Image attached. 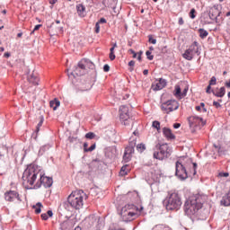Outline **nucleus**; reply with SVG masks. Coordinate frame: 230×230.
I'll list each match as a JSON object with an SVG mask.
<instances>
[{"mask_svg":"<svg viewBox=\"0 0 230 230\" xmlns=\"http://www.w3.org/2000/svg\"><path fill=\"white\" fill-rule=\"evenodd\" d=\"M175 175L181 181H185L188 179L190 173L192 175H197V164L193 163L190 157L180 158L175 164Z\"/></svg>","mask_w":230,"mask_h":230,"instance_id":"nucleus-1","label":"nucleus"},{"mask_svg":"<svg viewBox=\"0 0 230 230\" xmlns=\"http://www.w3.org/2000/svg\"><path fill=\"white\" fill-rule=\"evenodd\" d=\"M39 177H40V170L35 165H29L23 172L22 177V184L26 190H33L35 184H37V181H39Z\"/></svg>","mask_w":230,"mask_h":230,"instance_id":"nucleus-2","label":"nucleus"},{"mask_svg":"<svg viewBox=\"0 0 230 230\" xmlns=\"http://www.w3.org/2000/svg\"><path fill=\"white\" fill-rule=\"evenodd\" d=\"M87 200V194L84 190H75L67 197V203L72 209L80 210Z\"/></svg>","mask_w":230,"mask_h":230,"instance_id":"nucleus-3","label":"nucleus"},{"mask_svg":"<svg viewBox=\"0 0 230 230\" xmlns=\"http://www.w3.org/2000/svg\"><path fill=\"white\" fill-rule=\"evenodd\" d=\"M202 209L200 196H192L185 201L184 211L188 217H195Z\"/></svg>","mask_w":230,"mask_h":230,"instance_id":"nucleus-4","label":"nucleus"},{"mask_svg":"<svg viewBox=\"0 0 230 230\" xmlns=\"http://www.w3.org/2000/svg\"><path fill=\"white\" fill-rule=\"evenodd\" d=\"M141 211L143 208L139 209L134 205H126L121 208L120 216L124 222H132L141 215Z\"/></svg>","mask_w":230,"mask_h":230,"instance_id":"nucleus-5","label":"nucleus"},{"mask_svg":"<svg viewBox=\"0 0 230 230\" xmlns=\"http://www.w3.org/2000/svg\"><path fill=\"white\" fill-rule=\"evenodd\" d=\"M181 206H182V201L181 200V197H179V193H169V197L167 198L166 209L169 211H173L174 209H180Z\"/></svg>","mask_w":230,"mask_h":230,"instance_id":"nucleus-6","label":"nucleus"},{"mask_svg":"<svg viewBox=\"0 0 230 230\" xmlns=\"http://www.w3.org/2000/svg\"><path fill=\"white\" fill-rule=\"evenodd\" d=\"M155 150L153 154L154 159H157L158 161H164V159H168L170 156V147L168 144L156 145Z\"/></svg>","mask_w":230,"mask_h":230,"instance_id":"nucleus-7","label":"nucleus"},{"mask_svg":"<svg viewBox=\"0 0 230 230\" xmlns=\"http://www.w3.org/2000/svg\"><path fill=\"white\" fill-rule=\"evenodd\" d=\"M41 186L44 188H51L53 186V178L48 177L40 172V176H38V181L34 184L33 190H39Z\"/></svg>","mask_w":230,"mask_h":230,"instance_id":"nucleus-8","label":"nucleus"},{"mask_svg":"<svg viewBox=\"0 0 230 230\" xmlns=\"http://www.w3.org/2000/svg\"><path fill=\"white\" fill-rule=\"evenodd\" d=\"M160 109L164 114H170V112H173V111L179 109V102L175 100H169L162 102Z\"/></svg>","mask_w":230,"mask_h":230,"instance_id":"nucleus-9","label":"nucleus"},{"mask_svg":"<svg viewBox=\"0 0 230 230\" xmlns=\"http://www.w3.org/2000/svg\"><path fill=\"white\" fill-rule=\"evenodd\" d=\"M195 55H200V51H199V42L194 41L188 49L182 54V57L185 60H193Z\"/></svg>","mask_w":230,"mask_h":230,"instance_id":"nucleus-10","label":"nucleus"},{"mask_svg":"<svg viewBox=\"0 0 230 230\" xmlns=\"http://www.w3.org/2000/svg\"><path fill=\"white\" fill-rule=\"evenodd\" d=\"M119 118L122 125L128 127L132 123V119H130V113L128 112V107L122 105L119 108Z\"/></svg>","mask_w":230,"mask_h":230,"instance_id":"nucleus-11","label":"nucleus"},{"mask_svg":"<svg viewBox=\"0 0 230 230\" xmlns=\"http://www.w3.org/2000/svg\"><path fill=\"white\" fill-rule=\"evenodd\" d=\"M85 73H87V70L85 69V64H84V61H81L70 75L72 76H84Z\"/></svg>","mask_w":230,"mask_h":230,"instance_id":"nucleus-12","label":"nucleus"},{"mask_svg":"<svg viewBox=\"0 0 230 230\" xmlns=\"http://www.w3.org/2000/svg\"><path fill=\"white\" fill-rule=\"evenodd\" d=\"M190 127H204V119L200 117L190 116L188 118Z\"/></svg>","mask_w":230,"mask_h":230,"instance_id":"nucleus-13","label":"nucleus"},{"mask_svg":"<svg viewBox=\"0 0 230 230\" xmlns=\"http://www.w3.org/2000/svg\"><path fill=\"white\" fill-rule=\"evenodd\" d=\"M4 199L7 202H13L15 199L21 202V198L19 197V192L15 190H9L4 193Z\"/></svg>","mask_w":230,"mask_h":230,"instance_id":"nucleus-14","label":"nucleus"},{"mask_svg":"<svg viewBox=\"0 0 230 230\" xmlns=\"http://www.w3.org/2000/svg\"><path fill=\"white\" fill-rule=\"evenodd\" d=\"M166 79L160 78L158 81L156 80L153 84H152V89L153 91H161V89H164L166 87Z\"/></svg>","mask_w":230,"mask_h":230,"instance_id":"nucleus-15","label":"nucleus"},{"mask_svg":"<svg viewBox=\"0 0 230 230\" xmlns=\"http://www.w3.org/2000/svg\"><path fill=\"white\" fill-rule=\"evenodd\" d=\"M219 15H220V10H218V7L217 5L209 7L208 16L212 21H217Z\"/></svg>","mask_w":230,"mask_h":230,"instance_id":"nucleus-16","label":"nucleus"},{"mask_svg":"<svg viewBox=\"0 0 230 230\" xmlns=\"http://www.w3.org/2000/svg\"><path fill=\"white\" fill-rule=\"evenodd\" d=\"M163 134L168 141H172V140L175 139V136H174L173 132H172V129H170L168 128H163Z\"/></svg>","mask_w":230,"mask_h":230,"instance_id":"nucleus-17","label":"nucleus"},{"mask_svg":"<svg viewBox=\"0 0 230 230\" xmlns=\"http://www.w3.org/2000/svg\"><path fill=\"white\" fill-rule=\"evenodd\" d=\"M214 96H217V98H224L226 96V87H221L219 89H217L213 92Z\"/></svg>","mask_w":230,"mask_h":230,"instance_id":"nucleus-18","label":"nucleus"},{"mask_svg":"<svg viewBox=\"0 0 230 230\" xmlns=\"http://www.w3.org/2000/svg\"><path fill=\"white\" fill-rule=\"evenodd\" d=\"M221 205L222 206H230V190L223 196V199H221Z\"/></svg>","mask_w":230,"mask_h":230,"instance_id":"nucleus-19","label":"nucleus"},{"mask_svg":"<svg viewBox=\"0 0 230 230\" xmlns=\"http://www.w3.org/2000/svg\"><path fill=\"white\" fill-rule=\"evenodd\" d=\"M77 13L80 17H85V6L82 4L76 5Z\"/></svg>","mask_w":230,"mask_h":230,"instance_id":"nucleus-20","label":"nucleus"},{"mask_svg":"<svg viewBox=\"0 0 230 230\" xmlns=\"http://www.w3.org/2000/svg\"><path fill=\"white\" fill-rule=\"evenodd\" d=\"M28 80L32 85H39V76L35 74L29 75Z\"/></svg>","mask_w":230,"mask_h":230,"instance_id":"nucleus-21","label":"nucleus"},{"mask_svg":"<svg viewBox=\"0 0 230 230\" xmlns=\"http://www.w3.org/2000/svg\"><path fill=\"white\" fill-rule=\"evenodd\" d=\"M181 93L182 91H181V85L176 84L172 92L173 96H175V98H181Z\"/></svg>","mask_w":230,"mask_h":230,"instance_id":"nucleus-22","label":"nucleus"},{"mask_svg":"<svg viewBox=\"0 0 230 230\" xmlns=\"http://www.w3.org/2000/svg\"><path fill=\"white\" fill-rule=\"evenodd\" d=\"M49 106L51 107V109H53V111H57V109L60 107V101H58V99H54L50 101Z\"/></svg>","mask_w":230,"mask_h":230,"instance_id":"nucleus-23","label":"nucleus"},{"mask_svg":"<svg viewBox=\"0 0 230 230\" xmlns=\"http://www.w3.org/2000/svg\"><path fill=\"white\" fill-rule=\"evenodd\" d=\"M159 177H161L160 174L151 172V180L149 179L148 181L150 182V184H154V182H159Z\"/></svg>","mask_w":230,"mask_h":230,"instance_id":"nucleus-24","label":"nucleus"},{"mask_svg":"<svg viewBox=\"0 0 230 230\" xmlns=\"http://www.w3.org/2000/svg\"><path fill=\"white\" fill-rule=\"evenodd\" d=\"M32 208H33V209H34L36 215H39V214L40 213V211H41L43 206H42V203L38 202V203H37L36 205H34Z\"/></svg>","mask_w":230,"mask_h":230,"instance_id":"nucleus-25","label":"nucleus"},{"mask_svg":"<svg viewBox=\"0 0 230 230\" xmlns=\"http://www.w3.org/2000/svg\"><path fill=\"white\" fill-rule=\"evenodd\" d=\"M49 217H53V211L51 210H48L47 214L46 213L41 214L42 220H48Z\"/></svg>","mask_w":230,"mask_h":230,"instance_id":"nucleus-26","label":"nucleus"},{"mask_svg":"<svg viewBox=\"0 0 230 230\" xmlns=\"http://www.w3.org/2000/svg\"><path fill=\"white\" fill-rule=\"evenodd\" d=\"M199 33L200 39H206V37L209 35V32H208V31L204 29H199Z\"/></svg>","mask_w":230,"mask_h":230,"instance_id":"nucleus-27","label":"nucleus"},{"mask_svg":"<svg viewBox=\"0 0 230 230\" xmlns=\"http://www.w3.org/2000/svg\"><path fill=\"white\" fill-rule=\"evenodd\" d=\"M137 152H140V154H142V152H145V150H146V146L143 143H140L137 146Z\"/></svg>","mask_w":230,"mask_h":230,"instance_id":"nucleus-28","label":"nucleus"},{"mask_svg":"<svg viewBox=\"0 0 230 230\" xmlns=\"http://www.w3.org/2000/svg\"><path fill=\"white\" fill-rule=\"evenodd\" d=\"M123 161L124 163H129V161H132V155L128 153H124Z\"/></svg>","mask_w":230,"mask_h":230,"instance_id":"nucleus-29","label":"nucleus"},{"mask_svg":"<svg viewBox=\"0 0 230 230\" xmlns=\"http://www.w3.org/2000/svg\"><path fill=\"white\" fill-rule=\"evenodd\" d=\"M125 153L132 155L134 154V145L127 146L125 149Z\"/></svg>","mask_w":230,"mask_h":230,"instance_id":"nucleus-30","label":"nucleus"},{"mask_svg":"<svg viewBox=\"0 0 230 230\" xmlns=\"http://www.w3.org/2000/svg\"><path fill=\"white\" fill-rule=\"evenodd\" d=\"M152 127L156 128V130H161V122L155 120L153 121Z\"/></svg>","mask_w":230,"mask_h":230,"instance_id":"nucleus-31","label":"nucleus"},{"mask_svg":"<svg viewBox=\"0 0 230 230\" xmlns=\"http://www.w3.org/2000/svg\"><path fill=\"white\" fill-rule=\"evenodd\" d=\"M50 29L55 30L56 33L62 31V27H57V25L55 23L51 24Z\"/></svg>","mask_w":230,"mask_h":230,"instance_id":"nucleus-32","label":"nucleus"},{"mask_svg":"<svg viewBox=\"0 0 230 230\" xmlns=\"http://www.w3.org/2000/svg\"><path fill=\"white\" fill-rule=\"evenodd\" d=\"M60 227L62 230H66L67 229V227H69V221H64L63 223H61Z\"/></svg>","mask_w":230,"mask_h":230,"instance_id":"nucleus-33","label":"nucleus"},{"mask_svg":"<svg viewBox=\"0 0 230 230\" xmlns=\"http://www.w3.org/2000/svg\"><path fill=\"white\" fill-rule=\"evenodd\" d=\"M86 139H94L96 137V135L93 132H88L85 134Z\"/></svg>","mask_w":230,"mask_h":230,"instance_id":"nucleus-34","label":"nucleus"},{"mask_svg":"<svg viewBox=\"0 0 230 230\" xmlns=\"http://www.w3.org/2000/svg\"><path fill=\"white\" fill-rule=\"evenodd\" d=\"M195 13H197V11L195 10V8H192L189 13L190 19H195V17H197Z\"/></svg>","mask_w":230,"mask_h":230,"instance_id":"nucleus-35","label":"nucleus"},{"mask_svg":"<svg viewBox=\"0 0 230 230\" xmlns=\"http://www.w3.org/2000/svg\"><path fill=\"white\" fill-rule=\"evenodd\" d=\"M119 174L122 176L127 175V165L121 167Z\"/></svg>","mask_w":230,"mask_h":230,"instance_id":"nucleus-36","label":"nucleus"},{"mask_svg":"<svg viewBox=\"0 0 230 230\" xmlns=\"http://www.w3.org/2000/svg\"><path fill=\"white\" fill-rule=\"evenodd\" d=\"M146 58H148V60H154V55H152V52L150 50H147L146 52Z\"/></svg>","mask_w":230,"mask_h":230,"instance_id":"nucleus-37","label":"nucleus"},{"mask_svg":"<svg viewBox=\"0 0 230 230\" xmlns=\"http://www.w3.org/2000/svg\"><path fill=\"white\" fill-rule=\"evenodd\" d=\"M209 85H217V77L212 76L209 81Z\"/></svg>","mask_w":230,"mask_h":230,"instance_id":"nucleus-38","label":"nucleus"},{"mask_svg":"<svg viewBox=\"0 0 230 230\" xmlns=\"http://www.w3.org/2000/svg\"><path fill=\"white\" fill-rule=\"evenodd\" d=\"M188 90H189V87L186 86L183 91L181 92V98H184V96H186V94H188Z\"/></svg>","mask_w":230,"mask_h":230,"instance_id":"nucleus-39","label":"nucleus"},{"mask_svg":"<svg viewBox=\"0 0 230 230\" xmlns=\"http://www.w3.org/2000/svg\"><path fill=\"white\" fill-rule=\"evenodd\" d=\"M95 149H96V144H93L88 149H86V152H93Z\"/></svg>","mask_w":230,"mask_h":230,"instance_id":"nucleus-40","label":"nucleus"},{"mask_svg":"<svg viewBox=\"0 0 230 230\" xmlns=\"http://www.w3.org/2000/svg\"><path fill=\"white\" fill-rule=\"evenodd\" d=\"M213 105L214 107H216V109H220V107H222V104H220V102L214 101L213 102Z\"/></svg>","mask_w":230,"mask_h":230,"instance_id":"nucleus-41","label":"nucleus"},{"mask_svg":"<svg viewBox=\"0 0 230 230\" xmlns=\"http://www.w3.org/2000/svg\"><path fill=\"white\" fill-rule=\"evenodd\" d=\"M49 4H51V10H53V4H57V3H58V0H49Z\"/></svg>","mask_w":230,"mask_h":230,"instance_id":"nucleus-42","label":"nucleus"},{"mask_svg":"<svg viewBox=\"0 0 230 230\" xmlns=\"http://www.w3.org/2000/svg\"><path fill=\"white\" fill-rule=\"evenodd\" d=\"M149 42L151 44H157V40L154 39L152 36H149Z\"/></svg>","mask_w":230,"mask_h":230,"instance_id":"nucleus-43","label":"nucleus"},{"mask_svg":"<svg viewBox=\"0 0 230 230\" xmlns=\"http://www.w3.org/2000/svg\"><path fill=\"white\" fill-rule=\"evenodd\" d=\"M199 107L202 108V112H208V110L206 109V104L204 102H200Z\"/></svg>","mask_w":230,"mask_h":230,"instance_id":"nucleus-44","label":"nucleus"},{"mask_svg":"<svg viewBox=\"0 0 230 230\" xmlns=\"http://www.w3.org/2000/svg\"><path fill=\"white\" fill-rule=\"evenodd\" d=\"M40 28H42V24H38L34 27L33 31H31V33L40 30Z\"/></svg>","mask_w":230,"mask_h":230,"instance_id":"nucleus-45","label":"nucleus"},{"mask_svg":"<svg viewBox=\"0 0 230 230\" xmlns=\"http://www.w3.org/2000/svg\"><path fill=\"white\" fill-rule=\"evenodd\" d=\"M89 220H92V222H98V217L95 216H90Z\"/></svg>","mask_w":230,"mask_h":230,"instance_id":"nucleus-46","label":"nucleus"},{"mask_svg":"<svg viewBox=\"0 0 230 230\" xmlns=\"http://www.w3.org/2000/svg\"><path fill=\"white\" fill-rule=\"evenodd\" d=\"M103 71L105 73H109V71H111V66H109V65H104Z\"/></svg>","mask_w":230,"mask_h":230,"instance_id":"nucleus-47","label":"nucleus"},{"mask_svg":"<svg viewBox=\"0 0 230 230\" xmlns=\"http://www.w3.org/2000/svg\"><path fill=\"white\" fill-rule=\"evenodd\" d=\"M95 33H100V22H96L95 24Z\"/></svg>","mask_w":230,"mask_h":230,"instance_id":"nucleus-48","label":"nucleus"},{"mask_svg":"<svg viewBox=\"0 0 230 230\" xmlns=\"http://www.w3.org/2000/svg\"><path fill=\"white\" fill-rule=\"evenodd\" d=\"M109 58L110 60H114L116 58V55L114 54V52H110Z\"/></svg>","mask_w":230,"mask_h":230,"instance_id":"nucleus-49","label":"nucleus"},{"mask_svg":"<svg viewBox=\"0 0 230 230\" xmlns=\"http://www.w3.org/2000/svg\"><path fill=\"white\" fill-rule=\"evenodd\" d=\"M129 53H131V55H133V58H137V53H136V51H134L132 49H129Z\"/></svg>","mask_w":230,"mask_h":230,"instance_id":"nucleus-50","label":"nucleus"},{"mask_svg":"<svg viewBox=\"0 0 230 230\" xmlns=\"http://www.w3.org/2000/svg\"><path fill=\"white\" fill-rule=\"evenodd\" d=\"M97 22H99V24H105L107 22V20L105 18H101L100 21Z\"/></svg>","mask_w":230,"mask_h":230,"instance_id":"nucleus-51","label":"nucleus"},{"mask_svg":"<svg viewBox=\"0 0 230 230\" xmlns=\"http://www.w3.org/2000/svg\"><path fill=\"white\" fill-rule=\"evenodd\" d=\"M206 93H208V94H211V84L208 85Z\"/></svg>","mask_w":230,"mask_h":230,"instance_id":"nucleus-52","label":"nucleus"},{"mask_svg":"<svg viewBox=\"0 0 230 230\" xmlns=\"http://www.w3.org/2000/svg\"><path fill=\"white\" fill-rule=\"evenodd\" d=\"M178 24H180V26H182V24H184V20L182 19V17L179 18Z\"/></svg>","mask_w":230,"mask_h":230,"instance_id":"nucleus-53","label":"nucleus"},{"mask_svg":"<svg viewBox=\"0 0 230 230\" xmlns=\"http://www.w3.org/2000/svg\"><path fill=\"white\" fill-rule=\"evenodd\" d=\"M128 66H129L130 67H134V66H136V61H134V60L129 61V62H128Z\"/></svg>","mask_w":230,"mask_h":230,"instance_id":"nucleus-54","label":"nucleus"},{"mask_svg":"<svg viewBox=\"0 0 230 230\" xmlns=\"http://www.w3.org/2000/svg\"><path fill=\"white\" fill-rule=\"evenodd\" d=\"M181 128V123H174L173 124V128Z\"/></svg>","mask_w":230,"mask_h":230,"instance_id":"nucleus-55","label":"nucleus"},{"mask_svg":"<svg viewBox=\"0 0 230 230\" xmlns=\"http://www.w3.org/2000/svg\"><path fill=\"white\" fill-rule=\"evenodd\" d=\"M42 123H43L42 120H40V121L39 122L38 127H37V132H39V128H40V127H42Z\"/></svg>","mask_w":230,"mask_h":230,"instance_id":"nucleus-56","label":"nucleus"},{"mask_svg":"<svg viewBox=\"0 0 230 230\" xmlns=\"http://www.w3.org/2000/svg\"><path fill=\"white\" fill-rule=\"evenodd\" d=\"M87 146H89V145L87 143H84V152H87V150H88Z\"/></svg>","mask_w":230,"mask_h":230,"instance_id":"nucleus-57","label":"nucleus"},{"mask_svg":"<svg viewBox=\"0 0 230 230\" xmlns=\"http://www.w3.org/2000/svg\"><path fill=\"white\" fill-rule=\"evenodd\" d=\"M4 57L5 58H10V52H5V53L4 54Z\"/></svg>","mask_w":230,"mask_h":230,"instance_id":"nucleus-58","label":"nucleus"},{"mask_svg":"<svg viewBox=\"0 0 230 230\" xmlns=\"http://www.w3.org/2000/svg\"><path fill=\"white\" fill-rule=\"evenodd\" d=\"M196 111H198V112H202V108L200 106H196Z\"/></svg>","mask_w":230,"mask_h":230,"instance_id":"nucleus-59","label":"nucleus"},{"mask_svg":"<svg viewBox=\"0 0 230 230\" xmlns=\"http://www.w3.org/2000/svg\"><path fill=\"white\" fill-rule=\"evenodd\" d=\"M143 54V52H139L138 56H137V60H139V62H141V55Z\"/></svg>","mask_w":230,"mask_h":230,"instance_id":"nucleus-60","label":"nucleus"},{"mask_svg":"<svg viewBox=\"0 0 230 230\" xmlns=\"http://www.w3.org/2000/svg\"><path fill=\"white\" fill-rule=\"evenodd\" d=\"M154 230H163V226H155Z\"/></svg>","mask_w":230,"mask_h":230,"instance_id":"nucleus-61","label":"nucleus"},{"mask_svg":"<svg viewBox=\"0 0 230 230\" xmlns=\"http://www.w3.org/2000/svg\"><path fill=\"white\" fill-rule=\"evenodd\" d=\"M226 86L228 87V89L230 88V79H229V82L226 83Z\"/></svg>","mask_w":230,"mask_h":230,"instance_id":"nucleus-62","label":"nucleus"},{"mask_svg":"<svg viewBox=\"0 0 230 230\" xmlns=\"http://www.w3.org/2000/svg\"><path fill=\"white\" fill-rule=\"evenodd\" d=\"M143 75H148V70H144Z\"/></svg>","mask_w":230,"mask_h":230,"instance_id":"nucleus-63","label":"nucleus"},{"mask_svg":"<svg viewBox=\"0 0 230 230\" xmlns=\"http://www.w3.org/2000/svg\"><path fill=\"white\" fill-rule=\"evenodd\" d=\"M75 230H82V228L80 226H76Z\"/></svg>","mask_w":230,"mask_h":230,"instance_id":"nucleus-64","label":"nucleus"}]
</instances>
